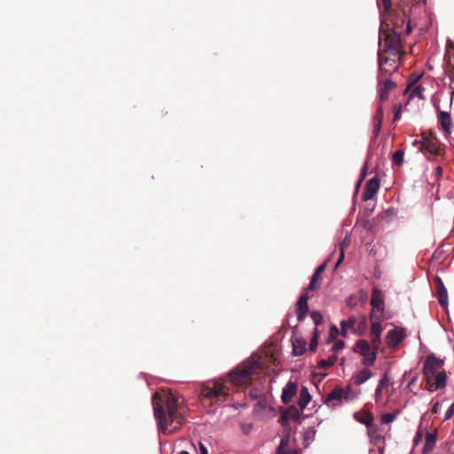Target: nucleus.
Instances as JSON below:
<instances>
[{"mask_svg": "<svg viewBox=\"0 0 454 454\" xmlns=\"http://www.w3.org/2000/svg\"><path fill=\"white\" fill-rule=\"evenodd\" d=\"M200 450L201 454H208L207 450L202 443L200 444Z\"/></svg>", "mask_w": 454, "mask_h": 454, "instance_id": "obj_47", "label": "nucleus"}, {"mask_svg": "<svg viewBox=\"0 0 454 454\" xmlns=\"http://www.w3.org/2000/svg\"><path fill=\"white\" fill-rule=\"evenodd\" d=\"M345 342H334V345L332 347V350L334 355H336L340 350L344 348Z\"/></svg>", "mask_w": 454, "mask_h": 454, "instance_id": "obj_41", "label": "nucleus"}, {"mask_svg": "<svg viewBox=\"0 0 454 454\" xmlns=\"http://www.w3.org/2000/svg\"><path fill=\"white\" fill-rule=\"evenodd\" d=\"M388 383H389V378L387 377V374H384V376L380 380V382L375 389L376 397H378L381 394L383 387H387L388 385Z\"/></svg>", "mask_w": 454, "mask_h": 454, "instance_id": "obj_32", "label": "nucleus"}, {"mask_svg": "<svg viewBox=\"0 0 454 454\" xmlns=\"http://www.w3.org/2000/svg\"><path fill=\"white\" fill-rule=\"evenodd\" d=\"M311 396L310 394L306 387H302V388L300 391V397H299V407L301 411H303L308 403L310 402Z\"/></svg>", "mask_w": 454, "mask_h": 454, "instance_id": "obj_22", "label": "nucleus"}, {"mask_svg": "<svg viewBox=\"0 0 454 454\" xmlns=\"http://www.w3.org/2000/svg\"><path fill=\"white\" fill-rule=\"evenodd\" d=\"M153 407L158 427L162 433L170 434L184 423L178 401L172 393H155Z\"/></svg>", "mask_w": 454, "mask_h": 454, "instance_id": "obj_1", "label": "nucleus"}, {"mask_svg": "<svg viewBox=\"0 0 454 454\" xmlns=\"http://www.w3.org/2000/svg\"><path fill=\"white\" fill-rule=\"evenodd\" d=\"M276 454H287V452L286 451V450L277 449Z\"/></svg>", "mask_w": 454, "mask_h": 454, "instance_id": "obj_52", "label": "nucleus"}, {"mask_svg": "<svg viewBox=\"0 0 454 454\" xmlns=\"http://www.w3.org/2000/svg\"><path fill=\"white\" fill-rule=\"evenodd\" d=\"M347 239H348V238H346V239H344L343 244H344V243H347Z\"/></svg>", "mask_w": 454, "mask_h": 454, "instance_id": "obj_59", "label": "nucleus"}, {"mask_svg": "<svg viewBox=\"0 0 454 454\" xmlns=\"http://www.w3.org/2000/svg\"><path fill=\"white\" fill-rule=\"evenodd\" d=\"M383 121V108L382 106H379L372 117V122H380Z\"/></svg>", "mask_w": 454, "mask_h": 454, "instance_id": "obj_35", "label": "nucleus"}, {"mask_svg": "<svg viewBox=\"0 0 454 454\" xmlns=\"http://www.w3.org/2000/svg\"><path fill=\"white\" fill-rule=\"evenodd\" d=\"M396 59L390 54L387 56L382 51L378 52L380 82L381 78L387 77L397 70Z\"/></svg>", "mask_w": 454, "mask_h": 454, "instance_id": "obj_7", "label": "nucleus"}, {"mask_svg": "<svg viewBox=\"0 0 454 454\" xmlns=\"http://www.w3.org/2000/svg\"><path fill=\"white\" fill-rule=\"evenodd\" d=\"M421 77V74H411L409 80H408V84H407V87L404 90V92H408V90H410L413 86L417 85V82H419V80L420 79Z\"/></svg>", "mask_w": 454, "mask_h": 454, "instance_id": "obj_34", "label": "nucleus"}, {"mask_svg": "<svg viewBox=\"0 0 454 454\" xmlns=\"http://www.w3.org/2000/svg\"><path fill=\"white\" fill-rule=\"evenodd\" d=\"M277 342H270L264 347V356L257 358L251 356L237 365L228 373L229 381L234 387H240L251 383L254 375H257L267 364H277Z\"/></svg>", "mask_w": 454, "mask_h": 454, "instance_id": "obj_2", "label": "nucleus"}, {"mask_svg": "<svg viewBox=\"0 0 454 454\" xmlns=\"http://www.w3.org/2000/svg\"><path fill=\"white\" fill-rule=\"evenodd\" d=\"M371 305L372 307V311L377 310L381 313L384 308V301L382 297V293L377 288H374L372 294Z\"/></svg>", "mask_w": 454, "mask_h": 454, "instance_id": "obj_18", "label": "nucleus"}, {"mask_svg": "<svg viewBox=\"0 0 454 454\" xmlns=\"http://www.w3.org/2000/svg\"><path fill=\"white\" fill-rule=\"evenodd\" d=\"M400 342L395 341V342H388L389 346L392 348H396Z\"/></svg>", "mask_w": 454, "mask_h": 454, "instance_id": "obj_53", "label": "nucleus"}, {"mask_svg": "<svg viewBox=\"0 0 454 454\" xmlns=\"http://www.w3.org/2000/svg\"><path fill=\"white\" fill-rule=\"evenodd\" d=\"M435 173H436V175H437L438 176H442V167H440V166H439V167H437V168H435Z\"/></svg>", "mask_w": 454, "mask_h": 454, "instance_id": "obj_49", "label": "nucleus"}, {"mask_svg": "<svg viewBox=\"0 0 454 454\" xmlns=\"http://www.w3.org/2000/svg\"><path fill=\"white\" fill-rule=\"evenodd\" d=\"M371 337L372 338V340H379L382 332V327L380 326V323L374 321L373 313L371 315Z\"/></svg>", "mask_w": 454, "mask_h": 454, "instance_id": "obj_23", "label": "nucleus"}, {"mask_svg": "<svg viewBox=\"0 0 454 454\" xmlns=\"http://www.w3.org/2000/svg\"><path fill=\"white\" fill-rule=\"evenodd\" d=\"M297 384L293 381H289L286 385L281 395V400L284 403L287 404L293 400L294 396L297 393Z\"/></svg>", "mask_w": 454, "mask_h": 454, "instance_id": "obj_17", "label": "nucleus"}, {"mask_svg": "<svg viewBox=\"0 0 454 454\" xmlns=\"http://www.w3.org/2000/svg\"><path fill=\"white\" fill-rule=\"evenodd\" d=\"M444 61L447 66V74L451 82H454V43L450 39L446 43Z\"/></svg>", "mask_w": 454, "mask_h": 454, "instance_id": "obj_11", "label": "nucleus"}, {"mask_svg": "<svg viewBox=\"0 0 454 454\" xmlns=\"http://www.w3.org/2000/svg\"><path fill=\"white\" fill-rule=\"evenodd\" d=\"M438 113V121L445 132V134L450 135L452 127V120L450 114L448 112L442 111L439 107H437Z\"/></svg>", "mask_w": 454, "mask_h": 454, "instance_id": "obj_16", "label": "nucleus"}, {"mask_svg": "<svg viewBox=\"0 0 454 454\" xmlns=\"http://www.w3.org/2000/svg\"><path fill=\"white\" fill-rule=\"evenodd\" d=\"M397 28V24L395 23V29ZM401 32L393 30L385 33L384 43L382 49L379 51H382L384 54L388 53L395 58H398L402 51V44L400 39Z\"/></svg>", "mask_w": 454, "mask_h": 454, "instance_id": "obj_5", "label": "nucleus"}, {"mask_svg": "<svg viewBox=\"0 0 454 454\" xmlns=\"http://www.w3.org/2000/svg\"><path fill=\"white\" fill-rule=\"evenodd\" d=\"M354 417L358 422L365 425L367 427H370L373 424V415L370 411L364 412L362 417H360L358 413H355Z\"/></svg>", "mask_w": 454, "mask_h": 454, "instance_id": "obj_25", "label": "nucleus"}, {"mask_svg": "<svg viewBox=\"0 0 454 454\" xmlns=\"http://www.w3.org/2000/svg\"><path fill=\"white\" fill-rule=\"evenodd\" d=\"M306 343L307 342H292L293 355L294 356L303 355L307 350Z\"/></svg>", "mask_w": 454, "mask_h": 454, "instance_id": "obj_27", "label": "nucleus"}, {"mask_svg": "<svg viewBox=\"0 0 454 454\" xmlns=\"http://www.w3.org/2000/svg\"><path fill=\"white\" fill-rule=\"evenodd\" d=\"M317 348V342H310V345L309 347V349L310 352H316Z\"/></svg>", "mask_w": 454, "mask_h": 454, "instance_id": "obj_46", "label": "nucleus"}, {"mask_svg": "<svg viewBox=\"0 0 454 454\" xmlns=\"http://www.w3.org/2000/svg\"><path fill=\"white\" fill-rule=\"evenodd\" d=\"M379 82V93H380V100L385 101L388 98V94L391 90H393L396 84L387 77L381 78L380 82V76L378 75Z\"/></svg>", "mask_w": 454, "mask_h": 454, "instance_id": "obj_13", "label": "nucleus"}, {"mask_svg": "<svg viewBox=\"0 0 454 454\" xmlns=\"http://www.w3.org/2000/svg\"><path fill=\"white\" fill-rule=\"evenodd\" d=\"M442 366V361L437 359L434 355H429L423 365V374L427 380H433L437 371Z\"/></svg>", "mask_w": 454, "mask_h": 454, "instance_id": "obj_10", "label": "nucleus"}, {"mask_svg": "<svg viewBox=\"0 0 454 454\" xmlns=\"http://www.w3.org/2000/svg\"><path fill=\"white\" fill-rule=\"evenodd\" d=\"M405 32L407 35H409L411 32V27L410 26V22L406 24Z\"/></svg>", "mask_w": 454, "mask_h": 454, "instance_id": "obj_50", "label": "nucleus"}, {"mask_svg": "<svg viewBox=\"0 0 454 454\" xmlns=\"http://www.w3.org/2000/svg\"><path fill=\"white\" fill-rule=\"evenodd\" d=\"M325 267H326V262H325L324 263H322L321 265H319L315 272L313 273L312 275V278L310 279V282L309 284V286H308V290H316L318 288V285H317V282L320 280L321 278V274L324 272V270H325Z\"/></svg>", "mask_w": 454, "mask_h": 454, "instance_id": "obj_19", "label": "nucleus"}, {"mask_svg": "<svg viewBox=\"0 0 454 454\" xmlns=\"http://www.w3.org/2000/svg\"><path fill=\"white\" fill-rule=\"evenodd\" d=\"M439 405H440V404H439L438 403H434V406H433V408H432V412H433V413H437V412H438V411H439Z\"/></svg>", "mask_w": 454, "mask_h": 454, "instance_id": "obj_48", "label": "nucleus"}, {"mask_svg": "<svg viewBox=\"0 0 454 454\" xmlns=\"http://www.w3.org/2000/svg\"><path fill=\"white\" fill-rule=\"evenodd\" d=\"M380 188V180L377 176H374L368 180L365 184L364 191L362 194L363 200L367 201L372 200L377 193Z\"/></svg>", "mask_w": 454, "mask_h": 454, "instance_id": "obj_14", "label": "nucleus"}, {"mask_svg": "<svg viewBox=\"0 0 454 454\" xmlns=\"http://www.w3.org/2000/svg\"><path fill=\"white\" fill-rule=\"evenodd\" d=\"M377 4L381 12L390 13L392 9L391 0H377Z\"/></svg>", "mask_w": 454, "mask_h": 454, "instance_id": "obj_28", "label": "nucleus"}, {"mask_svg": "<svg viewBox=\"0 0 454 454\" xmlns=\"http://www.w3.org/2000/svg\"><path fill=\"white\" fill-rule=\"evenodd\" d=\"M404 153L402 150L395 151L392 156L393 164L401 166L403 163Z\"/></svg>", "mask_w": 454, "mask_h": 454, "instance_id": "obj_33", "label": "nucleus"}, {"mask_svg": "<svg viewBox=\"0 0 454 454\" xmlns=\"http://www.w3.org/2000/svg\"><path fill=\"white\" fill-rule=\"evenodd\" d=\"M250 395H252L253 398H256L255 393H250Z\"/></svg>", "mask_w": 454, "mask_h": 454, "instance_id": "obj_57", "label": "nucleus"}, {"mask_svg": "<svg viewBox=\"0 0 454 454\" xmlns=\"http://www.w3.org/2000/svg\"><path fill=\"white\" fill-rule=\"evenodd\" d=\"M287 454H301V450H293L287 451Z\"/></svg>", "mask_w": 454, "mask_h": 454, "instance_id": "obj_51", "label": "nucleus"}, {"mask_svg": "<svg viewBox=\"0 0 454 454\" xmlns=\"http://www.w3.org/2000/svg\"><path fill=\"white\" fill-rule=\"evenodd\" d=\"M289 440H290L289 434H286L284 437H282L280 443L277 449L286 450L289 445Z\"/></svg>", "mask_w": 454, "mask_h": 454, "instance_id": "obj_37", "label": "nucleus"}, {"mask_svg": "<svg viewBox=\"0 0 454 454\" xmlns=\"http://www.w3.org/2000/svg\"><path fill=\"white\" fill-rule=\"evenodd\" d=\"M432 380H430L429 381L427 380V389L430 392H433V391H435L437 390L438 388H434V386H435V382L434 383H432L431 382Z\"/></svg>", "mask_w": 454, "mask_h": 454, "instance_id": "obj_44", "label": "nucleus"}, {"mask_svg": "<svg viewBox=\"0 0 454 454\" xmlns=\"http://www.w3.org/2000/svg\"><path fill=\"white\" fill-rule=\"evenodd\" d=\"M310 317L316 325H319L323 322V316L318 311H312Z\"/></svg>", "mask_w": 454, "mask_h": 454, "instance_id": "obj_36", "label": "nucleus"}, {"mask_svg": "<svg viewBox=\"0 0 454 454\" xmlns=\"http://www.w3.org/2000/svg\"><path fill=\"white\" fill-rule=\"evenodd\" d=\"M250 395H252L253 398H256L255 393H250Z\"/></svg>", "mask_w": 454, "mask_h": 454, "instance_id": "obj_56", "label": "nucleus"}, {"mask_svg": "<svg viewBox=\"0 0 454 454\" xmlns=\"http://www.w3.org/2000/svg\"><path fill=\"white\" fill-rule=\"evenodd\" d=\"M230 395V387L223 380H208L200 387V401L204 405H213Z\"/></svg>", "mask_w": 454, "mask_h": 454, "instance_id": "obj_3", "label": "nucleus"}, {"mask_svg": "<svg viewBox=\"0 0 454 454\" xmlns=\"http://www.w3.org/2000/svg\"><path fill=\"white\" fill-rule=\"evenodd\" d=\"M436 296L438 302L442 307H447L448 305V292L443 284V281L439 276H435L434 278Z\"/></svg>", "mask_w": 454, "mask_h": 454, "instance_id": "obj_12", "label": "nucleus"}, {"mask_svg": "<svg viewBox=\"0 0 454 454\" xmlns=\"http://www.w3.org/2000/svg\"><path fill=\"white\" fill-rule=\"evenodd\" d=\"M250 395H252L253 398H256L255 393H250Z\"/></svg>", "mask_w": 454, "mask_h": 454, "instance_id": "obj_58", "label": "nucleus"}, {"mask_svg": "<svg viewBox=\"0 0 454 454\" xmlns=\"http://www.w3.org/2000/svg\"><path fill=\"white\" fill-rule=\"evenodd\" d=\"M353 397V389L350 386H348L346 388L335 387L326 395L325 403L330 408H336L341 405L344 401L348 402L352 400Z\"/></svg>", "mask_w": 454, "mask_h": 454, "instance_id": "obj_6", "label": "nucleus"}, {"mask_svg": "<svg viewBox=\"0 0 454 454\" xmlns=\"http://www.w3.org/2000/svg\"><path fill=\"white\" fill-rule=\"evenodd\" d=\"M288 416L289 418L296 419L299 416V412L294 407H291L286 413L283 415V418Z\"/></svg>", "mask_w": 454, "mask_h": 454, "instance_id": "obj_40", "label": "nucleus"}, {"mask_svg": "<svg viewBox=\"0 0 454 454\" xmlns=\"http://www.w3.org/2000/svg\"><path fill=\"white\" fill-rule=\"evenodd\" d=\"M340 332L336 325H332L330 328V336L328 340H335Z\"/></svg>", "mask_w": 454, "mask_h": 454, "instance_id": "obj_38", "label": "nucleus"}, {"mask_svg": "<svg viewBox=\"0 0 454 454\" xmlns=\"http://www.w3.org/2000/svg\"><path fill=\"white\" fill-rule=\"evenodd\" d=\"M308 300L309 295L307 294H302L296 302L297 319L299 321H302L307 316L309 311Z\"/></svg>", "mask_w": 454, "mask_h": 454, "instance_id": "obj_15", "label": "nucleus"}, {"mask_svg": "<svg viewBox=\"0 0 454 454\" xmlns=\"http://www.w3.org/2000/svg\"><path fill=\"white\" fill-rule=\"evenodd\" d=\"M435 379V386H434V388H442L445 387L446 385V380H447V377H446V374L445 372H438L434 375V377Z\"/></svg>", "mask_w": 454, "mask_h": 454, "instance_id": "obj_29", "label": "nucleus"}, {"mask_svg": "<svg viewBox=\"0 0 454 454\" xmlns=\"http://www.w3.org/2000/svg\"><path fill=\"white\" fill-rule=\"evenodd\" d=\"M436 433H427L426 435V442L423 448V453L427 454L431 451L436 442Z\"/></svg>", "mask_w": 454, "mask_h": 454, "instance_id": "obj_24", "label": "nucleus"}, {"mask_svg": "<svg viewBox=\"0 0 454 454\" xmlns=\"http://www.w3.org/2000/svg\"><path fill=\"white\" fill-rule=\"evenodd\" d=\"M381 125L382 123L380 122H372V126H373V129H372V134H373V139H376L378 135L380 134V129H381Z\"/></svg>", "mask_w": 454, "mask_h": 454, "instance_id": "obj_39", "label": "nucleus"}, {"mask_svg": "<svg viewBox=\"0 0 454 454\" xmlns=\"http://www.w3.org/2000/svg\"><path fill=\"white\" fill-rule=\"evenodd\" d=\"M372 376V373L369 369H363L353 377L354 383L356 386H360L368 380Z\"/></svg>", "mask_w": 454, "mask_h": 454, "instance_id": "obj_21", "label": "nucleus"}, {"mask_svg": "<svg viewBox=\"0 0 454 454\" xmlns=\"http://www.w3.org/2000/svg\"><path fill=\"white\" fill-rule=\"evenodd\" d=\"M317 339H318V336H317V333H315V334H314V336L311 338V340H310L315 341V340H317Z\"/></svg>", "mask_w": 454, "mask_h": 454, "instance_id": "obj_54", "label": "nucleus"}, {"mask_svg": "<svg viewBox=\"0 0 454 454\" xmlns=\"http://www.w3.org/2000/svg\"><path fill=\"white\" fill-rule=\"evenodd\" d=\"M178 454H190L188 451H185V450H182L180 451Z\"/></svg>", "mask_w": 454, "mask_h": 454, "instance_id": "obj_55", "label": "nucleus"}, {"mask_svg": "<svg viewBox=\"0 0 454 454\" xmlns=\"http://www.w3.org/2000/svg\"><path fill=\"white\" fill-rule=\"evenodd\" d=\"M406 336L405 329L402 327H395L387 332L385 340H403Z\"/></svg>", "mask_w": 454, "mask_h": 454, "instance_id": "obj_20", "label": "nucleus"}, {"mask_svg": "<svg viewBox=\"0 0 454 454\" xmlns=\"http://www.w3.org/2000/svg\"><path fill=\"white\" fill-rule=\"evenodd\" d=\"M343 259H344V251H343V247H341L340 253V257L335 264V268H337L342 262Z\"/></svg>", "mask_w": 454, "mask_h": 454, "instance_id": "obj_45", "label": "nucleus"}, {"mask_svg": "<svg viewBox=\"0 0 454 454\" xmlns=\"http://www.w3.org/2000/svg\"><path fill=\"white\" fill-rule=\"evenodd\" d=\"M336 361L337 356L333 354L327 359H321L317 364V367L319 369H328L333 366Z\"/></svg>", "mask_w": 454, "mask_h": 454, "instance_id": "obj_26", "label": "nucleus"}, {"mask_svg": "<svg viewBox=\"0 0 454 454\" xmlns=\"http://www.w3.org/2000/svg\"><path fill=\"white\" fill-rule=\"evenodd\" d=\"M395 115H394V121H397L400 118L401 114V106L395 105L394 106Z\"/></svg>", "mask_w": 454, "mask_h": 454, "instance_id": "obj_43", "label": "nucleus"}, {"mask_svg": "<svg viewBox=\"0 0 454 454\" xmlns=\"http://www.w3.org/2000/svg\"><path fill=\"white\" fill-rule=\"evenodd\" d=\"M401 411L400 410H395L393 412L391 413H385L381 416V423L382 424H389L391 422H393L395 418L397 417L398 414H400Z\"/></svg>", "mask_w": 454, "mask_h": 454, "instance_id": "obj_30", "label": "nucleus"}, {"mask_svg": "<svg viewBox=\"0 0 454 454\" xmlns=\"http://www.w3.org/2000/svg\"><path fill=\"white\" fill-rule=\"evenodd\" d=\"M454 415V402L445 412L444 420L450 419Z\"/></svg>", "mask_w": 454, "mask_h": 454, "instance_id": "obj_42", "label": "nucleus"}, {"mask_svg": "<svg viewBox=\"0 0 454 454\" xmlns=\"http://www.w3.org/2000/svg\"><path fill=\"white\" fill-rule=\"evenodd\" d=\"M409 91H410V98H418L420 99L424 98V97H423L424 88L421 85H415Z\"/></svg>", "mask_w": 454, "mask_h": 454, "instance_id": "obj_31", "label": "nucleus"}, {"mask_svg": "<svg viewBox=\"0 0 454 454\" xmlns=\"http://www.w3.org/2000/svg\"><path fill=\"white\" fill-rule=\"evenodd\" d=\"M414 145H420V151L423 152L425 156L428 159L432 156L440 154V147L438 141L435 137H423L421 141H415Z\"/></svg>", "mask_w": 454, "mask_h": 454, "instance_id": "obj_9", "label": "nucleus"}, {"mask_svg": "<svg viewBox=\"0 0 454 454\" xmlns=\"http://www.w3.org/2000/svg\"><path fill=\"white\" fill-rule=\"evenodd\" d=\"M367 319L364 315H351L348 319L340 322V334L348 338L349 333L363 336L367 330Z\"/></svg>", "mask_w": 454, "mask_h": 454, "instance_id": "obj_4", "label": "nucleus"}, {"mask_svg": "<svg viewBox=\"0 0 454 454\" xmlns=\"http://www.w3.org/2000/svg\"><path fill=\"white\" fill-rule=\"evenodd\" d=\"M353 349L356 353L363 356L362 364L364 365L371 366L374 364L378 346L371 345L370 342H356Z\"/></svg>", "mask_w": 454, "mask_h": 454, "instance_id": "obj_8", "label": "nucleus"}]
</instances>
